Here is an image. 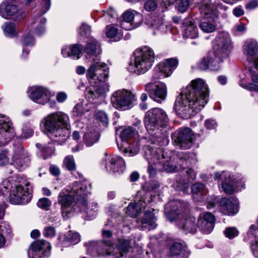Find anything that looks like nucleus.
I'll list each match as a JSON object with an SVG mask.
<instances>
[{"instance_id": "nucleus-23", "label": "nucleus", "mask_w": 258, "mask_h": 258, "mask_svg": "<svg viewBox=\"0 0 258 258\" xmlns=\"http://www.w3.org/2000/svg\"><path fill=\"white\" fill-rule=\"evenodd\" d=\"M89 192L87 190V194L85 196H82L81 199L79 200V206L81 212L86 215V219L90 220L95 217L98 211V204L93 202L88 205L87 204L86 197Z\"/></svg>"}, {"instance_id": "nucleus-58", "label": "nucleus", "mask_w": 258, "mask_h": 258, "mask_svg": "<svg viewBox=\"0 0 258 258\" xmlns=\"http://www.w3.org/2000/svg\"><path fill=\"white\" fill-rule=\"evenodd\" d=\"M43 235L47 238L53 237L56 235L55 228L53 226H45L43 231Z\"/></svg>"}, {"instance_id": "nucleus-32", "label": "nucleus", "mask_w": 258, "mask_h": 258, "mask_svg": "<svg viewBox=\"0 0 258 258\" xmlns=\"http://www.w3.org/2000/svg\"><path fill=\"white\" fill-rule=\"evenodd\" d=\"M82 46L80 44L64 45L62 47L61 54L64 57H71L74 58H80Z\"/></svg>"}, {"instance_id": "nucleus-1", "label": "nucleus", "mask_w": 258, "mask_h": 258, "mask_svg": "<svg viewBox=\"0 0 258 258\" xmlns=\"http://www.w3.org/2000/svg\"><path fill=\"white\" fill-rule=\"evenodd\" d=\"M100 45L96 39L90 37L84 48L87 58H91L93 61L86 74L91 85L86 89V95L90 102L104 96L109 91V85L106 82L108 68L106 64L99 61L98 55L101 52Z\"/></svg>"}, {"instance_id": "nucleus-8", "label": "nucleus", "mask_w": 258, "mask_h": 258, "mask_svg": "<svg viewBox=\"0 0 258 258\" xmlns=\"http://www.w3.org/2000/svg\"><path fill=\"white\" fill-rule=\"evenodd\" d=\"M154 59V52L150 47L145 46L137 49L134 52L133 62L130 64L128 70L138 75L144 74L151 69Z\"/></svg>"}, {"instance_id": "nucleus-57", "label": "nucleus", "mask_w": 258, "mask_h": 258, "mask_svg": "<svg viewBox=\"0 0 258 258\" xmlns=\"http://www.w3.org/2000/svg\"><path fill=\"white\" fill-rule=\"evenodd\" d=\"M46 20L44 18L39 17L38 18V24L35 29V33L37 35L40 36L45 32L44 24Z\"/></svg>"}, {"instance_id": "nucleus-64", "label": "nucleus", "mask_w": 258, "mask_h": 258, "mask_svg": "<svg viewBox=\"0 0 258 258\" xmlns=\"http://www.w3.org/2000/svg\"><path fill=\"white\" fill-rule=\"evenodd\" d=\"M9 162V158L8 156L7 151H2L0 153V166H5Z\"/></svg>"}, {"instance_id": "nucleus-9", "label": "nucleus", "mask_w": 258, "mask_h": 258, "mask_svg": "<svg viewBox=\"0 0 258 258\" xmlns=\"http://www.w3.org/2000/svg\"><path fill=\"white\" fill-rule=\"evenodd\" d=\"M102 235V241H92L86 244L87 251L90 254L111 255V250L113 248V242L111 239L112 232L108 230H103Z\"/></svg>"}, {"instance_id": "nucleus-52", "label": "nucleus", "mask_w": 258, "mask_h": 258, "mask_svg": "<svg viewBox=\"0 0 258 258\" xmlns=\"http://www.w3.org/2000/svg\"><path fill=\"white\" fill-rule=\"evenodd\" d=\"M198 222L199 227L205 233L209 234L212 231L214 227V223L200 220H198Z\"/></svg>"}, {"instance_id": "nucleus-63", "label": "nucleus", "mask_w": 258, "mask_h": 258, "mask_svg": "<svg viewBox=\"0 0 258 258\" xmlns=\"http://www.w3.org/2000/svg\"><path fill=\"white\" fill-rule=\"evenodd\" d=\"M190 3L191 2L189 0H179L178 4V9L179 11L181 13L185 12Z\"/></svg>"}, {"instance_id": "nucleus-12", "label": "nucleus", "mask_w": 258, "mask_h": 258, "mask_svg": "<svg viewBox=\"0 0 258 258\" xmlns=\"http://www.w3.org/2000/svg\"><path fill=\"white\" fill-rule=\"evenodd\" d=\"M172 139L175 146L181 149L186 150L191 147L195 136L190 128H180L172 134Z\"/></svg>"}, {"instance_id": "nucleus-60", "label": "nucleus", "mask_w": 258, "mask_h": 258, "mask_svg": "<svg viewBox=\"0 0 258 258\" xmlns=\"http://www.w3.org/2000/svg\"><path fill=\"white\" fill-rule=\"evenodd\" d=\"M51 205V201L46 198L40 199L37 203V205L38 207L46 210L49 209Z\"/></svg>"}, {"instance_id": "nucleus-14", "label": "nucleus", "mask_w": 258, "mask_h": 258, "mask_svg": "<svg viewBox=\"0 0 258 258\" xmlns=\"http://www.w3.org/2000/svg\"><path fill=\"white\" fill-rule=\"evenodd\" d=\"M102 164L104 166L106 171L111 174L121 173L125 168V161L122 157L109 155L106 153L102 161Z\"/></svg>"}, {"instance_id": "nucleus-46", "label": "nucleus", "mask_w": 258, "mask_h": 258, "mask_svg": "<svg viewBox=\"0 0 258 258\" xmlns=\"http://www.w3.org/2000/svg\"><path fill=\"white\" fill-rule=\"evenodd\" d=\"M201 30L206 33H212L216 30V26L213 21L204 20L200 24Z\"/></svg>"}, {"instance_id": "nucleus-2", "label": "nucleus", "mask_w": 258, "mask_h": 258, "mask_svg": "<svg viewBox=\"0 0 258 258\" xmlns=\"http://www.w3.org/2000/svg\"><path fill=\"white\" fill-rule=\"evenodd\" d=\"M209 95V88L204 80H194L176 97L174 110L181 118H190L207 104Z\"/></svg>"}, {"instance_id": "nucleus-37", "label": "nucleus", "mask_w": 258, "mask_h": 258, "mask_svg": "<svg viewBox=\"0 0 258 258\" xmlns=\"http://www.w3.org/2000/svg\"><path fill=\"white\" fill-rule=\"evenodd\" d=\"M99 137L98 131L94 128H90L85 134L83 138L87 146L89 147L97 142L99 139Z\"/></svg>"}, {"instance_id": "nucleus-22", "label": "nucleus", "mask_w": 258, "mask_h": 258, "mask_svg": "<svg viewBox=\"0 0 258 258\" xmlns=\"http://www.w3.org/2000/svg\"><path fill=\"white\" fill-rule=\"evenodd\" d=\"M13 161L16 167L20 170L24 169L29 165L30 160L29 153L21 145L15 147Z\"/></svg>"}, {"instance_id": "nucleus-44", "label": "nucleus", "mask_w": 258, "mask_h": 258, "mask_svg": "<svg viewBox=\"0 0 258 258\" xmlns=\"http://www.w3.org/2000/svg\"><path fill=\"white\" fill-rule=\"evenodd\" d=\"M2 29L7 37L12 38L17 36L16 26L14 23H6L2 26Z\"/></svg>"}, {"instance_id": "nucleus-34", "label": "nucleus", "mask_w": 258, "mask_h": 258, "mask_svg": "<svg viewBox=\"0 0 258 258\" xmlns=\"http://www.w3.org/2000/svg\"><path fill=\"white\" fill-rule=\"evenodd\" d=\"M146 24L153 29L154 35L163 31V22L161 17H150L147 19Z\"/></svg>"}, {"instance_id": "nucleus-10", "label": "nucleus", "mask_w": 258, "mask_h": 258, "mask_svg": "<svg viewBox=\"0 0 258 258\" xmlns=\"http://www.w3.org/2000/svg\"><path fill=\"white\" fill-rule=\"evenodd\" d=\"M169 118L164 110L154 108L148 111L145 117V124L147 130L154 131L160 127L166 125Z\"/></svg>"}, {"instance_id": "nucleus-31", "label": "nucleus", "mask_w": 258, "mask_h": 258, "mask_svg": "<svg viewBox=\"0 0 258 258\" xmlns=\"http://www.w3.org/2000/svg\"><path fill=\"white\" fill-rule=\"evenodd\" d=\"M0 15L6 19H9L13 16L18 17L19 10L16 5L4 2L0 5Z\"/></svg>"}, {"instance_id": "nucleus-20", "label": "nucleus", "mask_w": 258, "mask_h": 258, "mask_svg": "<svg viewBox=\"0 0 258 258\" xmlns=\"http://www.w3.org/2000/svg\"><path fill=\"white\" fill-rule=\"evenodd\" d=\"M15 133L9 118L0 114V146L6 145Z\"/></svg>"}, {"instance_id": "nucleus-49", "label": "nucleus", "mask_w": 258, "mask_h": 258, "mask_svg": "<svg viewBox=\"0 0 258 258\" xmlns=\"http://www.w3.org/2000/svg\"><path fill=\"white\" fill-rule=\"evenodd\" d=\"M63 167L72 171L76 169V165L73 155H68L63 159Z\"/></svg>"}, {"instance_id": "nucleus-56", "label": "nucleus", "mask_w": 258, "mask_h": 258, "mask_svg": "<svg viewBox=\"0 0 258 258\" xmlns=\"http://www.w3.org/2000/svg\"><path fill=\"white\" fill-rule=\"evenodd\" d=\"M96 119L102 122L103 125H107L108 123V118L106 113L103 111H98L95 115Z\"/></svg>"}, {"instance_id": "nucleus-15", "label": "nucleus", "mask_w": 258, "mask_h": 258, "mask_svg": "<svg viewBox=\"0 0 258 258\" xmlns=\"http://www.w3.org/2000/svg\"><path fill=\"white\" fill-rule=\"evenodd\" d=\"M122 17V21L120 22V26L127 31L138 28L143 21V17L141 13L131 9L124 12Z\"/></svg>"}, {"instance_id": "nucleus-28", "label": "nucleus", "mask_w": 258, "mask_h": 258, "mask_svg": "<svg viewBox=\"0 0 258 258\" xmlns=\"http://www.w3.org/2000/svg\"><path fill=\"white\" fill-rule=\"evenodd\" d=\"M220 211L225 215H234L238 211V205L236 201L234 202L227 198H222L219 201Z\"/></svg>"}, {"instance_id": "nucleus-19", "label": "nucleus", "mask_w": 258, "mask_h": 258, "mask_svg": "<svg viewBox=\"0 0 258 258\" xmlns=\"http://www.w3.org/2000/svg\"><path fill=\"white\" fill-rule=\"evenodd\" d=\"M243 52L249 64L258 71V43L253 39L247 40L243 46Z\"/></svg>"}, {"instance_id": "nucleus-25", "label": "nucleus", "mask_w": 258, "mask_h": 258, "mask_svg": "<svg viewBox=\"0 0 258 258\" xmlns=\"http://www.w3.org/2000/svg\"><path fill=\"white\" fill-rule=\"evenodd\" d=\"M170 255L173 258H187L190 252L183 241L174 242L170 247Z\"/></svg>"}, {"instance_id": "nucleus-29", "label": "nucleus", "mask_w": 258, "mask_h": 258, "mask_svg": "<svg viewBox=\"0 0 258 258\" xmlns=\"http://www.w3.org/2000/svg\"><path fill=\"white\" fill-rule=\"evenodd\" d=\"M153 211L152 209V211H146L142 219L138 222L142 230H150L156 227V218L153 212Z\"/></svg>"}, {"instance_id": "nucleus-24", "label": "nucleus", "mask_w": 258, "mask_h": 258, "mask_svg": "<svg viewBox=\"0 0 258 258\" xmlns=\"http://www.w3.org/2000/svg\"><path fill=\"white\" fill-rule=\"evenodd\" d=\"M183 174H185L184 178L177 179L174 186L178 190H182L184 194L187 192L189 187V183L196 179V173L191 168H188L185 170Z\"/></svg>"}, {"instance_id": "nucleus-42", "label": "nucleus", "mask_w": 258, "mask_h": 258, "mask_svg": "<svg viewBox=\"0 0 258 258\" xmlns=\"http://www.w3.org/2000/svg\"><path fill=\"white\" fill-rule=\"evenodd\" d=\"M257 232V229L256 226L254 225H251L248 231L247 232V236L249 239L254 238L255 239V243L251 244V248L254 255L256 256H258V241L256 238V233Z\"/></svg>"}, {"instance_id": "nucleus-50", "label": "nucleus", "mask_w": 258, "mask_h": 258, "mask_svg": "<svg viewBox=\"0 0 258 258\" xmlns=\"http://www.w3.org/2000/svg\"><path fill=\"white\" fill-rule=\"evenodd\" d=\"M168 77L167 75L162 72L161 69L158 65L154 68L152 76V80L154 81V83H157L156 81L158 80L162 79Z\"/></svg>"}, {"instance_id": "nucleus-38", "label": "nucleus", "mask_w": 258, "mask_h": 258, "mask_svg": "<svg viewBox=\"0 0 258 258\" xmlns=\"http://www.w3.org/2000/svg\"><path fill=\"white\" fill-rule=\"evenodd\" d=\"M63 238L62 245L64 247H68L78 243L80 240V236L77 232L69 231L63 235Z\"/></svg>"}, {"instance_id": "nucleus-43", "label": "nucleus", "mask_w": 258, "mask_h": 258, "mask_svg": "<svg viewBox=\"0 0 258 258\" xmlns=\"http://www.w3.org/2000/svg\"><path fill=\"white\" fill-rule=\"evenodd\" d=\"M89 108L88 104L84 102H81L77 104L73 109V116L75 117H81L89 111Z\"/></svg>"}, {"instance_id": "nucleus-39", "label": "nucleus", "mask_w": 258, "mask_h": 258, "mask_svg": "<svg viewBox=\"0 0 258 258\" xmlns=\"http://www.w3.org/2000/svg\"><path fill=\"white\" fill-rule=\"evenodd\" d=\"M145 206L146 203L143 200L130 204L127 208L126 213L131 217H136L140 214L142 209L144 208Z\"/></svg>"}, {"instance_id": "nucleus-7", "label": "nucleus", "mask_w": 258, "mask_h": 258, "mask_svg": "<svg viewBox=\"0 0 258 258\" xmlns=\"http://www.w3.org/2000/svg\"><path fill=\"white\" fill-rule=\"evenodd\" d=\"M233 48L230 36L227 32L219 33L215 39L214 47V56L212 55L210 70L217 71L221 68V64L228 59Z\"/></svg>"}, {"instance_id": "nucleus-54", "label": "nucleus", "mask_w": 258, "mask_h": 258, "mask_svg": "<svg viewBox=\"0 0 258 258\" xmlns=\"http://www.w3.org/2000/svg\"><path fill=\"white\" fill-rule=\"evenodd\" d=\"M21 42L23 46H31L34 45L35 40L32 35L28 32L23 35Z\"/></svg>"}, {"instance_id": "nucleus-3", "label": "nucleus", "mask_w": 258, "mask_h": 258, "mask_svg": "<svg viewBox=\"0 0 258 258\" xmlns=\"http://www.w3.org/2000/svg\"><path fill=\"white\" fill-rule=\"evenodd\" d=\"M41 125L50 139L58 144L64 143L70 137V119L64 112H56L47 115L42 120Z\"/></svg>"}, {"instance_id": "nucleus-59", "label": "nucleus", "mask_w": 258, "mask_h": 258, "mask_svg": "<svg viewBox=\"0 0 258 258\" xmlns=\"http://www.w3.org/2000/svg\"><path fill=\"white\" fill-rule=\"evenodd\" d=\"M34 133L33 128L29 125H25L22 127L21 137L22 138L28 139L32 136Z\"/></svg>"}, {"instance_id": "nucleus-4", "label": "nucleus", "mask_w": 258, "mask_h": 258, "mask_svg": "<svg viewBox=\"0 0 258 258\" xmlns=\"http://www.w3.org/2000/svg\"><path fill=\"white\" fill-rule=\"evenodd\" d=\"M188 207L179 201L170 202L165 205L164 212L170 221H173L177 218L180 219L177 226L184 233L194 234L197 231L198 222L194 216L188 213Z\"/></svg>"}, {"instance_id": "nucleus-53", "label": "nucleus", "mask_w": 258, "mask_h": 258, "mask_svg": "<svg viewBox=\"0 0 258 258\" xmlns=\"http://www.w3.org/2000/svg\"><path fill=\"white\" fill-rule=\"evenodd\" d=\"M212 61V55L209 54L204 57L198 63L199 68L202 71L210 70V62Z\"/></svg>"}, {"instance_id": "nucleus-16", "label": "nucleus", "mask_w": 258, "mask_h": 258, "mask_svg": "<svg viewBox=\"0 0 258 258\" xmlns=\"http://www.w3.org/2000/svg\"><path fill=\"white\" fill-rule=\"evenodd\" d=\"M53 95L50 90L44 86H33L29 90L30 98L35 103L42 105L48 103Z\"/></svg>"}, {"instance_id": "nucleus-48", "label": "nucleus", "mask_w": 258, "mask_h": 258, "mask_svg": "<svg viewBox=\"0 0 258 258\" xmlns=\"http://www.w3.org/2000/svg\"><path fill=\"white\" fill-rule=\"evenodd\" d=\"M106 34L107 37L114 38V41H118L121 37V35L118 33V29L115 26L108 25L106 28Z\"/></svg>"}, {"instance_id": "nucleus-26", "label": "nucleus", "mask_w": 258, "mask_h": 258, "mask_svg": "<svg viewBox=\"0 0 258 258\" xmlns=\"http://www.w3.org/2000/svg\"><path fill=\"white\" fill-rule=\"evenodd\" d=\"M130 247V241L122 238L118 240V243L116 247L111 250V254L114 258H129L126 254Z\"/></svg>"}, {"instance_id": "nucleus-51", "label": "nucleus", "mask_w": 258, "mask_h": 258, "mask_svg": "<svg viewBox=\"0 0 258 258\" xmlns=\"http://www.w3.org/2000/svg\"><path fill=\"white\" fill-rule=\"evenodd\" d=\"M0 233L5 236H11L12 234V229L9 222L2 221L0 222Z\"/></svg>"}, {"instance_id": "nucleus-30", "label": "nucleus", "mask_w": 258, "mask_h": 258, "mask_svg": "<svg viewBox=\"0 0 258 258\" xmlns=\"http://www.w3.org/2000/svg\"><path fill=\"white\" fill-rule=\"evenodd\" d=\"M120 151L126 156L132 157L136 155L140 150L139 140L124 142L120 146L117 144Z\"/></svg>"}, {"instance_id": "nucleus-13", "label": "nucleus", "mask_w": 258, "mask_h": 258, "mask_svg": "<svg viewBox=\"0 0 258 258\" xmlns=\"http://www.w3.org/2000/svg\"><path fill=\"white\" fill-rule=\"evenodd\" d=\"M145 157L149 163L148 171L151 176L154 177L157 171H161L157 169L158 160L160 156H163V149L162 148L154 149L149 146L144 147Z\"/></svg>"}, {"instance_id": "nucleus-41", "label": "nucleus", "mask_w": 258, "mask_h": 258, "mask_svg": "<svg viewBox=\"0 0 258 258\" xmlns=\"http://www.w3.org/2000/svg\"><path fill=\"white\" fill-rule=\"evenodd\" d=\"M184 25H187L183 32L184 38H196L198 37V28L191 21L185 22Z\"/></svg>"}, {"instance_id": "nucleus-45", "label": "nucleus", "mask_w": 258, "mask_h": 258, "mask_svg": "<svg viewBox=\"0 0 258 258\" xmlns=\"http://www.w3.org/2000/svg\"><path fill=\"white\" fill-rule=\"evenodd\" d=\"M191 188L193 195H200L201 200H203L204 196L208 193V189L206 188L205 185L201 183H196L192 185Z\"/></svg>"}, {"instance_id": "nucleus-33", "label": "nucleus", "mask_w": 258, "mask_h": 258, "mask_svg": "<svg viewBox=\"0 0 258 258\" xmlns=\"http://www.w3.org/2000/svg\"><path fill=\"white\" fill-rule=\"evenodd\" d=\"M178 64V60L176 58H170L162 61L158 65L168 77L176 69Z\"/></svg>"}, {"instance_id": "nucleus-55", "label": "nucleus", "mask_w": 258, "mask_h": 258, "mask_svg": "<svg viewBox=\"0 0 258 258\" xmlns=\"http://www.w3.org/2000/svg\"><path fill=\"white\" fill-rule=\"evenodd\" d=\"M36 146L39 149L41 148L44 159H46L48 157L51 156L53 152V148L47 145L42 147L40 144L37 143L36 144Z\"/></svg>"}, {"instance_id": "nucleus-61", "label": "nucleus", "mask_w": 258, "mask_h": 258, "mask_svg": "<svg viewBox=\"0 0 258 258\" xmlns=\"http://www.w3.org/2000/svg\"><path fill=\"white\" fill-rule=\"evenodd\" d=\"M91 30L90 27L86 24H82L78 30L79 34L82 36L88 37L91 34Z\"/></svg>"}, {"instance_id": "nucleus-6", "label": "nucleus", "mask_w": 258, "mask_h": 258, "mask_svg": "<svg viewBox=\"0 0 258 258\" xmlns=\"http://www.w3.org/2000/svg\"><path fill=\"white\" fill-rule=\"evenodd\" d=\"M30 187L28 182L24 180L7 179L0 185V190L4 194L9 193L10 202L14 205H25L31 198Z\"/></svg>"}, {"instance_id": "nucleus-17", "label": "nucleus", "mask_w": 258, "mask_h": 258, "mask_svg": "<svg viewBox=\"0 0 258 258\" xmlns=\"http://www.w3.org/2000/svg\"><path fill=\"white\" fill-rule=\"evenodd\" d=\"M145 89L150 97L157 102L161 103L167 96L166 85L163 82L148 83L145 85Z\"/></svg>"}, {"instance_id": "nucleus-21", "label": "nucleus", "mask_w": 258, "mask_h": 258, "mask_svg": "<svg viewBox=\"0 0 258 258\" xmlns=\"http://www.w3.org/2000/svg\"><path fill=\"white\" fill-rule=\"evenodd\" d=\"M214 178L219 180L224 179L221 183V188L226 194L234 193L237 191V188L238 190L241 189L237 185V181L235 182L227 172H215Z\"/></svg>"}, {"instance_id": "nucleus-40", "label": "nucleus", "mask_w": 258, "mask_h": 258, "mask_svg": "<svg viewBox=\"0 0 258 258\" xmlns=\"http://www.w3.org/2000/svg\"><path fill=\"white\" fill-rule=\"evenodd\" d=\"M251 80L252 83H248L247 84H243L241 83L239 85L242 88L249 91L258 93V74L254 71L250 72Z\"/></svg>"}, {"instance_id": "nucleus-62", "label": "nucleus", "mask_w": 258, "mask_h": 258, "mask_svg": "<svg viewBox=\"0 0 258 258\" xmlns=\"http://www.w3.org/2000/svg\"><path fill=\"white\" fill-rule=\"evenodd\" d=\"M224 234L227 237L232 239L238 235V231L235 227H229L226 228Z\"/></svg>"}, {"instance_id": "nucleus-18", "label": "nucleus", "mask_w": 258, "mask_h": 258, "mask_svg": "<svg viewBox=\"0 0 258 258\" xmlns=\"http://www.w3.org/2000/svg\"><path fill=\"white\" fill-rule=\"evenodd\" d=\"M50 244L44 240L32 243L28 251L29 258H45L50 254Z\"/></svg>"}, {"instance_id": "nucleus-27", "label": "nucleus", "mask_w": 258, "mask_h": 258, "mask_svg": "<svg viewBox=\"0 0 258 258\" xmlns=\"http://www.w3.org/2000/svg\"><path fill=\"white\" fill-rule=\"evenodd\" d=\"M163 156H160V160H158L157 169L161 171L167 172H173L176 170L177 167L173 163L171 158L167 155L163 150Z\"/></svg>"}, {"instance_id": "nucleus-11", "label": "nucleus", "mask_w": 258, "mask_h": 258, "mask_svg": "<svg viewBox=\"0 0 258 258\" xmlns=\"http://www.w3.org/2000/svg\"><path fill=\"white\" fill-rule=\"evenodd\" d=\"M136 96L130 91L121 89L114 92L111 97L112 105L116 109L125 110L133 106Z\"/></svg>"}, {"instance_id": "nucleus-36", "label": "nucleus", "mask_w": 258, "mask_h": 258, "mask_svg": "<svg viewBox=\"0 0 258 258\" xmlns=\"http://www.w3.org/2000/svg\"><path fill=\"white\" fill-rule=\"evenodd\" d=\"M215 6L210 0H205L200 8L202 16L204 19L212 18L214 14Z\"/></svg>"}, {"instance_id": "nucleus-35", "label": "nucleus", "mask_w": 258, "mask_h": 258, "mask_svg": "<svg viewBox=\"0 0 258 258\" xmlns=\"http://www.w3.org/2000/svg\"><path fill=\"white\" fill-rule=\"evenodd\" d=\"M119 137L122 141V143L125 142H128L139 140L137 131L131 126L123 128L120 133Z\"/></svg>"}, {"instance_id": "nucleus-5", "label": "nucleus", "mask_w": 258, "mask_h": 258, "mask_svg": "<svg viewBox=\"0 0 258 258\" xmlns=\"http://www.w3.org/2000/svg\"><path fill=\"white\" fill-rule=\"evenodd\" d=\"M87 194V186L82 182L75 181L67 186L59 193L57 202L60 205L63 218L67 219L72 217L76 211V199L79 200Z\"/></svg>"}, {"instance_id": "nucleus-47", "label": "nucleus", "mask_w": 258, "mask_h": 258, "mask_svg": "<svg viewBox=\"0 0 258 258\" xmlns=\"http://www.w3.org/2000/svg\"><path fill=\"white\" fill-rule=\"evenodd\" d=\"M51 5L50 0H40V4L38 6L36 11L34 15L39 14L40 16L46 13L50 9Z\"/></svg>"}]
</instances>
